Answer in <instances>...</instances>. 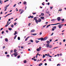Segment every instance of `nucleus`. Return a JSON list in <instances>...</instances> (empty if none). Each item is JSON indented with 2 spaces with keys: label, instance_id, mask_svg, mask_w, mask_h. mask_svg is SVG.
<instances>
[{
  "label": "nucleus",
  "instance_id": "3c124183",
  "mask_svg": "<svg viewBox=\"0 0 66 66\" xmlns=\"http://www.w3.org/2000/svg\"><path fill=\"white\" fill-rule=\"evenodd\" d=\"M0 3L1 4H2V2H1V0L0 1Z\"/></svg>",
  "mask_w": 66,
  "mask_h": 66
},
{
  "label": "nucleus",
  "instance_id": "6ab92c4d",
  "mask_svg": "<svg viewBox=\"0 0 66 66\" xmlns=\"http://www.w3.org/2000/svg\"><path fill=\"white\" fill-rule=\"evenodd\" d=\"M5 41H6V42H8V39H7L6 38L5 39Z\"/></svg>",
  "mask_w": 66,
  "mask_h": 66
},
{
  "label": "nucleus",
  "instance_id": "58836bf2",
  "mask_svg": "<svg viewBox=\"0 0 66 66\" xmlns=\"http://www.w3.org/2000/svg\"><path fill=\"white\" fill-rule=\"evenodd\" d=\"M3 29V28H2L0 30V31H2V30Z\"/></svg>",
  "mask_w": 66,
  "mask_h": 66
},
{
  "label": "nucleus",
  "instance_id": "bb28decb",
  "mask_svg": "<svg viewBox=\"0 0 66 66\" xmlns=\"http://www.w3.org/2000/svg\"><path fill=\"white\" fill-rule=\"evenodd\" d=\"M30 41L31 42V43H33V40L32 39H31V40H30Z\"/></svg>",
  "mask_w": 66,
  "mask_h": 66
},
{
  "label": "nucleus",
  "instance_id": "c85d7f7f",
  "mask_svg": "<svg viewBox=\"0 0 66 66\" xmlns=\"http://www.w3.org/2000/svg\"><path fill=\"white\" fill-rule=\"evenodd\" d=\"M53 28H54V29H56V27L55 26L54 27H53Z\"/></svg>",
  "mask_w": 66,
  "mask_h": 66
},
{
  "label": "nucleus",
  "instance_id": "f8f14e48",
  "mask_svg": "<svg viewBox=\"0 0 66 66\" xmlns=\"http://www.w3.org/2000/svg\"><path fill=\"white\" fill-rule=\"evenodd\" d=\"M41 40L42 41V40H44V38H41Z\"/></svg>",
  "mask_w": 66,
  "mask_h": 66
},
{
  "label": "nucleus",
  "instance_id": "4468645a",
  "mask_svg": "<svg viewBox=\"0 0 66 66\" xmlns=\"http://www.w3.org/2000/svg\"><path fill=\"white\" fill-rule=\"evenodd\" d=\"M47 38H48V37H47L44 38V40H46V39H47Z\"/></svg>",
  "mask_w": 66,
  "mask_h": 66
},
{
  "label": "nucleus",
  "instance_id": "7c9ffc66",
  "mask_svg": "<svg viewBox=\"0 0 66 66\" xmlns=\"http://www.w3.org/2000/svg\"><path fill=\"white\" fill-rule=\"evenodd\" d=\"M45 55H43V58H45Z\"/></svg>",
  "mask_w": 66,
  "mask_h": 66
},
{
  "label": "nucleus",
  "instance_id": "13d9d810",
  "mask_svg": "<svg viewBox=\"0 0 66 66\" xmlns=\"http://www.w3.org/2000/svg\"><path fill=\"white\" fill-rule=\"evenodd\" d=\"M45 66L47 65V63H45Z\"/></svg>",
  "mask_w": 66,
  "mask_h": 66
},
{
  "label": "nucleus",
  "instance_id": "de8ad7c7",
  "mask_svg": "<svg viewBox=\"0 0 66 66\" xmlns=\"http://www.w3.org/2000/svg\"><path fill=\"white\" fill-rule=\"evenodd\" d=\"M59 11H62V9H59Z\"/></svg>",
  "mask_w": 66,
  "mask_h": 66
},
{
  "label": "nucleus",
  "instance_id": "f03ea898",
  "mask_svg": "<svg viewBox=\"0 0 66 66\" xmlns=\"http://www.w3.org/2000/svg\"><path fill=\"white\" fill-rule=\"evenodd\" d=\"M41 49H42V47L40 46L39 48H38L36 49V50L37 51L39 52L40 51V50H41Z\"/></svg>",
  "mask_w": 66,
  "mask_h": 66
},
{
  "label": "nucleus",
  "instance_id": "393cba45",
  "mask_svg": "<svg viewBox=\"0 0 66 66\" xmlns=\"http://www.w3.org/2000/svg\"><path fill=\"white\" fill-rule=\"evenodd\" d=\"M43 65V63H41L39 65V66H41V65Z\"/></svg>",
  "mask_w": 66,
  "mask_h": 66
},
{
  "label": "nucleus",
  "instance_id": "2f4dec72",
  "mask_svg": "<svg viewBox=\"0 0 66 66\" xmlns=\"http://www.w3.org/2000/svg\"><path fill=\"white\" fill-rule=\"evenodd\" d=\"M24 63H27V61L26 60H24Z\"/></svg>",
  "mask_w": 66,
  "mask_h": 66
},
{
  "label": "nucleus",
  "instance_id": "2eb2a0df",
  "mask_svg": "<svg viewBox=\"0 0 66 66\" xmlns=\"http://www.w3.org/2000/svg\"><path fill=\"white\" fill-rule=\"evenodd\" d=\"M35 42H36V43H38V42H39V41L36 40H35Z\"/></svg>",
  "mask_w": 66,
  "mask_h": 66
},
{
  "label": "nucleus",
  "instance_id": "bf43d9fd",
  "mask_svg": "<svg viewBox=\"0 0 66 66\" xmlns=\"http://www.w3.org/2000/svg\"><path fill=\"white\" fill-rule=\"evenodd\" d=\"M1 33L2 34H3V33H4V31H2Z\"/></svg>",
  "mask_w": 66,
  "mask_h": 66
},
{
  "label": "nucleus",
  "instance_id": "052dcab7",
  "mask_svg": "<svg viewBox=\"0 0 66 66\" xmlns=\"http://www.w3.org/2000/svg\"><path fill=\"white\" fill-rule=\"evenodd\" d=\"M5 48V46H4L3 47V49H4V48Z\"/></svg>",
  "mask_w": 66,
  "mask_h": 66
},
{
  "label": "nucleus",
  "instance_id": "a211bd4d",
  "mask_svg": "<svg viewBox=\"0 0 66 66\" xmlns=\"http://www.w3.org/2000/svg\"><path fill=\"white\" fill-rule=\"evenodd\" d=\"M12 14V13H10V14H8L6 15V17L7 16H9V15H11V14Z\"/></svg>",
  "mask_w": 66,
  "mask_h": 66
},
{
  "label": "nucleus",
  "instance_id": "774afa93",
  "mask_svg": "<svg viewBox=\"0 0 66 66\" xmlns=\"http://www.w3.org/2000/svg\"><path fill=\"white\" fill-rule=\"evenodd\" d=\"M47 5H50V3H47Z\"/></svg>",
  "mask_w": 66,
  "mask_h": 66
},
{
  "label": "nucleus",
  "instance_id": "e2e57ef3",
  "mask_svg": "<svg viewBox=\"0 0 66 66\" xmlns=\"http://www.w3.org/2000/svg\"><path fill=\"white\" fill-rule=\"evenodd\" d=\"M7 57H9V56H10V55H7Z\"/></svg>",
  "mask_w": 66,
  "mask_h": 66
},
{
  "label": "nucleus",
  "instance_id": "5701e85b",
  "mask_svg": "<svg viewBox=\"0 0 66 66\" xmlns=\"http://www.w3.org/2000/svg\"><path fill=\"white\" fill-rule=\"evenodd\" d=\"M15 33L14 34V35H16V34H17V31H15Z\"/></svg>",
  "mask_w": 66,
  "mask_h": 66
},
{
  "label": "nucleus",
  "instance_id": "603ef678",
  "mask_svg": "<svg viewBox=\"0 0 66 66\" xmlns=\"http://www.w3.org/2000/svg\"><path fill=\"white\" fill-rule=\"evenodd\" d=\"M57 56H60V54H57Z\"/></svg>",
  "mask_w": 66,
  "mask_h": 66
},
{
  "label": "nucleus",
  "instance_id": "5fc2aeb1",
  "mask_svg": "<svg viewBox=\"0 0 66 66\" xmlns=\"http://www.w3.org/2000/svg\"><path fill=\"white\" fill-rule=\"evenodd\" d=\"M50 9H51V10H52V8H53V7H50Z\"/></svg>",
  "mask_w": 66,
  "mask_h": 66
},
{
  "label": "nucleus",
  "instance_id": "a18cd8bd",
  "mask_svg": "<svg viewBox=\"0 0 66 66\" xmlns=\"http://www.w3.org/2000/svg\"><path fill=\"white\" fill-rule=\"evenodd\" d=\"M30 25H31V23H29V24H28V26H30Z\"/></svg>",
  "mask_w": 66,
  "mask_h": 66
},
{
  "label": "nucleus",
  "instance_id": "8fccbe9b",
  "mask_svg": "<svg viewBox=\"0 0 66 66\" xmlns=\"http://www.w3.org/2000/svg\"><path fill=\"white\" fill-rule=\"evenodd\" d=\"M7 1H8V0H7L6 1H4V2H7Z\"/></svg>",
  "mask_w": 66,
  "mask_h": 66
},
{
  "label": "nucleus",
  "instance_id": "338daca9",
  "mask_svg": "<svg viewBox=\"0 0 66 66\" xmlns=\"http://www.w3.org/2000/svg\"><path fill=\"white\" fill-rule=\"evenodd\" d=\"M52 31H54V29L53 28H52Z\"/></svg>",
  "mask_w": 66,
  "mask_h": 66
},
{
  "label": "nucleus",
  "instance_id": "864d4df0",
  "mask_svg": "<svg viewBox=\"0 0 66 66\" xmlns=\"http://www.w3.org/2000/svg\"><path fill=\"white\" fill-rule=\"evenodd\" d=\"M16 4H15L13 6V7H15V6H16Z\"/></svg>",
  "mask_w": 66,
  "mask_h": 66
},
{
  "label": "nucleus",
  "instance_id": "473e14b6",
  "mask_svg": "<svg viewBox=\"0 0 66 66\" xmlns=\"http://www.w3.org/2000/svg\"><path fill=\"white\" fill-rule=\"evenodd\" d=\"M55 20L54 19H53L51 20L52 21H54Z\"/></svg>",
  "mask_w": 66,
  "mask_h": 66
},
{
  "label": "nucleus",
  "instance_id": "cd10ccee",
  "mask_svg": "<svg viewBox=\"0 0 66 66\" xmlns=\"http://www.w3.org/2000/svg\"><path fill=\"white\" fill-rule=\"evenodd\" d=\"M23 4H24L26 5V4H27V2H24Z\"/></svg>",
  "mask_w": 66,
  "mask_h": 66
},
{
  "label": "nucleus",
  "instance_id": "412c9836",
  "mask_svg": "<svg viewBox=\"0 0 66 66\" xmlns=\"http://www.w3.org/2000/svg\"><path fill=\"white\" fill-rule=\"evenodd\" d=\"M51 26V25L50 24L48 25L46 27L48 28V27H50V26Z\"/></svg>",
  "mask_w": 66,
  "mask_h": 66
},
{
  "label": "nucleus",
  "instance_id": "423d86ee",
  "mask_svg": "<svg viewBox=\"0 0 66 66\" xmlns=\"http://www.w3.org/2000/svg\"><path fill=\"white\" fill-rule=\"evenodd\" d=\"M42 21V19H41L39 18L38 20V22H41Z\"/></svg>",
  "mask_w": 66,
  "mask_h": 66
},
{
  "label": "nucleus",
  "instance_id": "20e7f679",
  "mask_svg": "<svg viewBox=\"0 0 66 66\" xmlns=\"http://www.w3.org/2000/svg\"><path fill=\"white\" fill-rule=\"evenodd\" d=\"M60 23H57L56 24H51V25H56L57 24H60Z\"/></svg>",
  "mask_w": 66,
  "mask_h": 66
},
{
  "label": "nucleus",
  "instance_id": "6e6d98bb",
  "mask_svg": "<svg viewBox=\"0 0 66 66\" xmlns=\"http://www.w3.org/2000/svg\"><path fill=\"white\" fill-rule=\"evenodd\" d=\"M13 50H11V51H10V52H13Z\"/></svg>",
  "mask_w": 66,
  "mask_h": 66
},
{
  "label": "nucleus",
  "instance_id": "ea45409f",
  "mask_svg": "<svg viewBox=\"0 0 66 66\" xmlns=\"http://www.w3.org/2000/svg\"><path fill=\"white\" fill-rule=\"evenodd\" d=\"M47 56H50V54H47Z\"/></svg>",
  "mask_w": 66,
  "mask_h": 66
},
{
  "label": "nucleus",
  "instance_id": "ddd939ff",
  "mask_svg": "<svg viewBox=\"0 0 66 66\" xmlns=\"http://www.w3.org/2000/svg\"><path fill=\"white\" fill-rule=\"evenodd\" d=\"M35 21H36V22L37 23V24H38V21L37 20H36Z\"/></svg>",
  "mask_w": 66,
  "mask_h": 66
},
{
  "label": "nucleus",
  "instance_id": "c9c22d12",
  "mask_svg": "<svg viewBox=\"0 0 66 66\" xmlns=\"http://www.w3.org/2000/svg\"><path fill=\"white\" fill-rule=\"evenodd\" d=\"M10 5H7V6H5L7 8V7H8V6H9Z\"/></svg>",
  "mask_w": 66,
  "mask_h": 66
},
{
  "label": "nucleus",
  "instance_id": "dca6fc26",
  "mask_svg": "<svg viewBox=\"0 0 66 66\" xmlns=\"http://www.w3.org/2000/svg\"><path fill=\"white\" fill-rule=\"evenodd\" d=\"M52 47V46L51 45H50V46H49V48H51Z\"/></svg>",
  "mask_w": 66,
  "mask_h": 66
},
{
  "label": "nucleus",
  "instance_id": "0eeeda50",
  "mask_svg": "<svg viewBox=\"0 0 66 66\" xmlns=\"http://www.w3.org/2000/svg\"><path fill=\"white\" fill-rule=\"evenodd\" d=\"M40 18L42 19H43V20L45 19V17H44V16H42L40 17Z\"/></svg>",
  "mask_w": 66,
  "mask_h": 66
},
{
  "label": "nucleus",
  "instance_id": "4be33fe9",
  "mask_svg": "<svg viewBox=\"0 0 66 66\" xmlns=\"http://www.w3.org/2000/svg\"><path fill=\"white\" fill-rule=\"evenodd\" d=\"M8 30H10V31H11V30H12V29L11 28H9L8 29Z\"/></svg>",
  "mask_w": 66,
  "mask_h": 66
},
{
  "label": "nucleus",
  "instance_id": "49530a36",
  "mask_svg": "<svg viewBox=\"0 0 66 66\" xmlns=\"http://www.w3.org/2000/svg\"><path fill=\"white\" fill-rule=\"evenodd\" d=\"M31 15H30L29 17V16L28 17V18H31Z\"/></svg>",
  "mask_w": 66,
  "mask_h": 66
},
{
  "label": "nucleus",
  "instance_id": "39448f33",
  "mask_svg": "<svg viewBox=\"0 0 66 66\" xmlns=\"http://www.w3.org/2000/svg\"><path fill=\"white\" fill-rule=\"evenodd\" d=\"M57 19L58 20V21H60V20H61V18H60V17H58L57 18Z\"/></svg>",
  "mask_w": 66,
  "mask_h": 66
},
{
  "label": "nucleus",
  "instance_id": "72a5a7b5",
  "mask_svg": "<svg viewBox=\"0 0 66 66\" xmlns=\"http://www.w3.org/2000/svg\"><path fill=\"white\" fill-rule=\"evenodd\" d=\"M11 27L12 28H13L14 27V25H12L11 26Z\"/></svg>",
  "mask_w": 66,
  "mask_h": 66
},
{
  "label": "nucleus",
  "instance_id": "e433bc0d",
  "mask_svg": "<svg viewBox=\"0 0 66 66\" xmlns=\"http://www.w3.org/2000/svg\"><path fill=\"white\" fill-rule=\"evenodd\" d=\"M16 24H17V23L15 22L14 23V26H16Z\"/></svg>",
  "mask_w": 66,
  "mask_h": 66
},
{
  "label": "nucleus",
  "instance_id": "4d7b16f0",
  "mask_svg": "<svg viewBox=\"0 0 66 66\" xmlns=\"http://www.w3.org/2000/svg\"><path fill=\"white\" fill-rule=\"evenodd\" d=\"M65 40H65V39H64L63 40V42H65Z\"/></svg>",
  "mask_w": 66,
  "mask_h": 66
},
{
  "label": "nucleus",
  "instance_id": "37998d69",
  "mask_svg": "<svg viewBox=\"0 0 66 66\" xmlns=\"http://www.w3.org/2000/svg\"><path fill=\"white\" fill-rule=\"evenodd\" d=\"M64 19H63L62 20V21H64Z\"/></svg>",
  "mask_w": 66,
  "mask_h": 66
},
{
  "label": "nucleus",
  "instance_id": "f3484780",
  "mask_svg": "<svg viewBox=\"0 0 66 66\" xmlns=\"http://www.w3.org/2000/svg\"><path fill=\"white\" fill-rule=\"evenodd\" d=\"M23 12V11L22 10L21 11V12L20 13V14H21Z\"/></svg>",
  "mask_w": 66,
  "mask_h": 66
},
{
  "label": "nucleus",
  "instance_id": "69168bd1",
  "mask_svg": "<svg viewBox=\"0 0 66 66\" xmlns=\"http://www.w3.org/2000/svg\"><path fill=\"white\" fill-rule=\"evenodd\" d=\"M5 54H7V53L6 52H5Z\"/></svg>",
  "mask_w": 66,
  "mask_h": 66
},
{
  "label": "nucleus",
  "instance_id": "79ce46f5",
  "mask_svg": "<svg viewBox=\"0 0 66 66\" xmlns=\"http://www.w3.org/2000/svg\"><path fill=\"white\" fill-rule=\"evenodd\" d=\"M61 65V64H58L57 65V66H60Z\"/></svg>",
  "mask_w": 66,
  "mask_h": 66
},
{
  "label": "nucleus",
  "instance_id": "1a4fd4ad",
  "mask_svg": "<svg viewBox=\"0 0 66 66\" xmlns=\"http://www.w3.org/2000/svg\"><path fill=\"white\" fill-rule=\"evenodd\" d=\"M35 30L32 29L31 30L30 32H35Z\"/></svg>",
  "mask_w": 66,
  "mask_h": 66
},
{
  "label": "nucleus",
  "instance_id": "09e8293b",
  "mask_svg": "<svg viewBox=\"0 0 66 66\" xmlns=\"http://www.w3.org/2000/svg\"><path fill=\"white\" fill-rule=\"evenodd\" d=\"M32 14H33V15H35V14H36V13H32Z\"/></svg>",
  "mask_w": 66,
  "mask_h": 66
},
{
  "label": "nucleus",
  "instance_id": "4c0bfd02",
  "mask_svg": "<svg viewBox=\"0 0 66 66\" xmlns=\"http://www.w3.org/2000/svg\"><path fill=\"white\" fill-rule=\"evenodd\" d=\"M18 40H20V37H18Z\"/></svg>",
  "mask_w": 66,
  "mask_h": 66
},
{
  "label": "nucleus",
  "instance_id": "0e129e2a",
  "mask_svg": "<svg viewBox=\"0 0 66 66\" xmlns=\"http://www.w3.org/2000/svg\"><path fill=\"white\" fill-rule=\"evenodd\" d=\"M8 21H11V19H9L8 20Z\"/></svg>",
  "mask_w": 66,
  "mask_h": 66
},
{
  "label": "nucleus",
  "instance_id": "c756f323",
  "mask_svg": "<svg viewBox=\"0 0 66 66\" xmlns=\"http://www.w3.org/2000/svg\"><path fill=\"white\" fill-rule=\"evenodd\" d=\"M47 44H50V42L49 41H47Z\"/></svg>",
  "mask_w": 66,
  "mask_h": 66
},
{
  "label": "nucleus",
  "instance_id": "b1692460",
  "mask_svg": "<svg viewBox=\"0 0 66 66\" xmlns=\"http://www.w3.org/2000/svg\"><path fill=\"white\" fill-rule=\"evenodd\" d=\"M17 51V50L16 49H15L14 51V52H16Z\"/></svg>",
  "mask_w": 66,
  "mask_h": 66
},
{
  "label": "nucleus",
  "instance_id": "9d476101",
  "mask_svg": "<svg viewBox=\"0 0 66 66\" xmlns=\"http://www.w3.org/2000/svg\"><path fill=\"white\" fill-rule=\"evenodd\" d=\"M30 37V36H29L27 38H26L25 40V41H27V40H28V38H29V37Z\"/></svg>",
  "mask_w": 66,
  "mask_h": 66
},
{
  "label": "nucleus",
  "instance_id": "f704fd0d",
  "mask_svg": "<svg viewBox=\"0 0 66 66\" xmlns=\"http://www.w3.org/2000/svg\"><path fill=\"white\" fill-rule=\"evenodd\" d=\"M20 57V55H19L18 56L17 58H18V59H19V57Z\"/></svg>",
  "mask_w": 66,
  "mask_h": 66
},
{
  "label": "nucleus",
  "instance_id": "f257e3e1",
  "mask_svg": "<svg viewBox=\"0 0 66 66\" xmlns=\"http://www.w3.org/2000/svg\"><path fill=\"white\" fill-rule=\"evenodd\" d=\"M63 26H64L63 24H61L58 25V28H60V29H61V27H63Z\"/></svg>",
  "mask_w": 66,
  "mask_h": 66
},
{
  "label": "nucleus",
  "instance_id": "a878e982",
  "mask_svg": "<svg viewBox=\"0 0 66 66\" xmlns=\"http://www.w3.org/2000/svg\"><path fill=\"white\" fill-rule=\"evenodd\" d=\"M41 14L42 16H44V13H41Z\"/></svg>",
  "mask_w": 66,
  "mask_h": 66
},
{
  "label": "nucleus",
  "instance_id": "9b49d317",
  "mask_svg": "<svg viewBox=\"0 0 66 66\" xmlns=\"http://www.w3.org/2000/svg\"><path fill=\"white\" fill-rule=\"evenodd\" d=\"M50 45L49 44H47L46 45V46L47 47H49L50 46Z\"/></svg>",
  "mask_w": 66,
  "mask_h": 66
},
{
  "label": "nucleus",
  "instance_id": "a19ab883",
  "mask_svg": "<svg viewBox=\"0 0 66 66\" xmlns=\"http://www.w3.org/2000/svg\"><path fill=\"white\" fill-rule=\"evenodd\" d=\"M16 37H17V35H15V37H14V39H16Z\"/></svg>",
  "mask_w": 66,
  "mask_h": 66
},
{
  "label": "nucleus",
  "instance_id": "aec40b11",
  "mask_svg": "<svg viewBox=\"0 0 66 66\" xmlns=\"http://www.w3.org/2000/svg\"><path fill=\"white\" fill-rule=\"evenodd\" d=\"M34 20H37V19H36V17H35L34 18Z\"/></svg>",
  "mask_w": 66,
  "mask_h": 66
},
{
  "label": "nucleus",
  "instance_id": "c03bdc74",
  "mask_svg": "<svg viewBox=\"0 0 66 66\" xmlns=\"http://www.w3.org/2000/svg\"><path fill=\"white\" fill-rule=\"evenodd\" d=\"M37 35V34H34L33 35L35 36V35Z\"/></svg>",
  "mask_w": 66,
  "mask_h": 66
},
{
  "label": "nucleus",
  "instance_id": "6e6552de",
  "mask_svg": "<svg viewBox=\"0 0 66 66\" xmlns=\"http://www.w3.org/2000/svg\"><path fill=\"white\" fill-rule=\"evenodd\" d=\"M4 11H6V10L7 9V8L6 7H4Z\"/></svg>",
  "mask_w": 66,
  "mask_h": 66
},
{
  "label": "nucleus",
  "instance_id": "7ed1b4c3",
  "mask_svg": "<svg viewBox=\"0 0 66 66\" xmlns=\"http://www.w3.org/2000/svg\"><path fill=\"white\" fill-rule=\"evenodd\" d=\"M13 55H14V56L16 57V56H17V55H18V52H16V53H14L13 54Z\"/></svg>",
  "mask_w": 66,
  "mask_h": 66
},
{
  "label": "nucleus",
  "instance_id": "680f3d73",
  "mask_svg": "<svg viewBox=\"0 0 66 66\" xmlns=\"http://www.w3.org/2000/svg\"><path fill=\"white\" fill-rule=\"evenodd\" d=\"M53 35V33H52V34L51 35V36H52V35Z\"/></svg>",
  "mask_w": 66,
  "mask_h": 66
}]
</instances>
